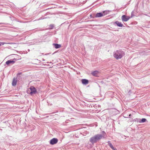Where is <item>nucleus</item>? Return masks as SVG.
<instances>
[{"label": "nucleus", "instance_id": "f257e3e1", "mask_svg": "<svg viewBox=\"0 0 150 150\" xmlns=\"http://www.w3.org/2000/svg\"><path fill=\"white\" fill-rule=\"evenodd\" d=\"M125 55L124 52L121 50H118L114 53V57L117 59H121Z\"/></svg>", "mask_w": 150, "mask_h": 150}, {"label": "nucleus", "instance_id": "f03ea898", "mask_svg": "<svg viewBox=\"0 0 150 150\" xmlns=\"http://www.w3.org/2000/svg\"><path fill=\"white\" fill-rule=\"evenodd\" d=\"M102 137V136L101 134H98L91 138L90 141L91 143H94L100 139Z\"/></svg>", "mask_w": 150, "mask_h": 150}, {"label": "nucleus", "instance_id": "7ed1b4c3", "mask_svg": "<svg viewBox=\"0 0 150 150\" xmlns=\"http://www.w3.org/2000/svg\"><path fill=\"white\" fill-rule=\"evenodd\" d=\"M132 13L131 15L132 16L130 18H132ZM130 18V17L129 16H126L125 15H123L122 17V20L123 21L126 22L128 21L129 19Z\"/></svg>", "mask_w": 150, "mask_h": 150}, {"label": "nucleus", "instance_id": "20e7f679", "mask_svg": "<svg viewBox=\"0 0 150 150\" xmlns=\"http://www.w3.org/2000/svg\"><path fill=\"white\" fill-rule=\"evenodd\" d=\"M30 93L32 95L33 94L35 93L36 92V91L35 88L33 86H31L30 88Z\"/></svg>", "mask_w": 150, "mask_h": 150}, {"label": "nucleus", "instance_id": "39448f33", "mask_svg": "<svg viewBox=\"0 0 150 150\" xmlns=\"http://www.w3.org/2000/svg\"><path fill=\"white\" fill-rule=\"evenodd\" d=\"M58 142V139L56 138H54L50 141V143L52 145L56 144Z\"/></svg>", "mask_w": 150, "mask_h": 150}, {"label": "nucleus", "instance_id": "423d86ee", "mask_svg": "<svg viewBox=\"0 0 150 150\" xmlns=\"http://www.w3.org/2000/svg\"><path fill=\"white\" fill-rule=\"evenodd\" d=\"M99 72L98 71H93L91 72V74L93 76H97L99 74Z\"/></svg>", "mask_w": 150, "mask_h": 150}, {"label": "nucleus", "instance_id": "0eeeda50", "mask_svg": "<svg viewBox=\"0 0 150 150\" xmlns=\"http://www.w3.org/2000/svg\"><path fill=\"white\" fill-rule=\"evenodd\" d=\"M104 14L103 13V12L98 13L96 14V17H100L104 16Z\"/></svg>", "mask_w": 150, "mask_h": 150}, {"label": "nucleus", "instance_id": "6e6552de", "mask_svg": "<svg viewBox=\"0 0 150 150\" xmlns=\"http://www.w3.org/2000/svg\"><path fill=\"white\" fill-rule=\"evenodd\" d=\"M88 80L86 79H83L82 80V83L83 84H87L88 83Z\"/></svg>", "mask_w": 150, "mask_h": 150}, {"label": "nucleus", "instance_id": "1a4fd4ad", "mask_svg": "<svg viewBox=\"0 0 150 150\" xmlns=\"http://www.w3.org/2000/svg\"><path fill=\"white\" fill-rule=\"evenodd\" d=\"M15 62L13 60H9L7 61L6 62V64L8 65L10 64H13Z\"/></svg>", "mask_w": 150, "mask_h": 150}, {"label": "nucleus", "instance_id": "9d476101", "mask_svg": "<svg viewBox=\"0 0 150 150\" xmlns=\"http://www.w3.org/2000/svg\"><path fill=\"white\" fill-rule=\"evenodd\" d=\"M17 83V79H16L14 78L13 79L12 82V85L13 86H15L16 85Z\"/></svg>", "mask_w": 150, "mask_h": 150}, {"label": "nucleus", "instance_id": "9b49d317", "mask_svg": "<svg viewBox=\"0 0 150 150\" xmlns=\"http://www.w3.org/2000/svg\"><path fill=\"white\" fill-rule=\"evenodd\" d=\"M115 23L118 26L122 27L123 26V24H122L121 22L118 21L115 22Z\"/></svg>", "mask_w": 150, "mask_h": 150}, {"label": "nucleus", "instance_id": "f8f14e48", "mask_svg": "<svg viewBox=\"0 0 150 150\" xmlns=\"http://www.w3.org/2000/svg\"><path fill=\"white\" fill-rule=\"evenodd\" d=\"M53 45L56 48H58L61 47V45L57 44H53Z\"/></svg>", "mask_w": 150, "mask_h": 150}, {"label": "nucleus", "instance_id": "ddd939ff", "mask_svg": "<svg viewBox=\"0 0 150 150\" xmlns=\"http://www.w3.org/2000/svg\"><path fill=\"white\" fill-rule=\"evenodd\" d=\"M110 11H105L103 12V13L104 14V16L107 15L109 13Z\"/></svg>", "mask_w": 150, "mask_h": 150}, {"label": "nucleus", "instance_id": "4468645a", "mask_svg": "<svg viewBox=\"0 0 150 150\" xmlns=\"http://www.w3.org/2000/svg\"><path fill=\"white\" fill-rule=\"evenodd\" d=\"M146 119L145 118H142L140 121H139L140 123H143L145 122Z\"/></svg>", "mask_w": 150, "mask_h": 150}, {"label": "nucleus", "instance_id": "2eb2a0df", "mask_svg": "<svg viewBox=\"0 0 150 150\" xmlns=\"http://www.w3.org/2000/svg\"><path fill=\"white\" fill-rule=\"evenodd\" d=\"M6 44H7V43L3 42H0V46L1 45H3Z\"/></svg>", "mask_w": 150, "mask_h": 150}, {"label": "nucleus", "instance_id": "dca6fc26", "mask_svg": "<svg viewBox=\"0 0 150 150\" xmlns=\"http://www.w3.org/2000/svg\"><path fill=\"white\" fill-rule=\"evenodd\" d=\"M109 145L110 146V147L112 149V148H113V147L112 145V144L110 143H108Z\"/></svg>", "mask_w": 150, "mask_h": 150}, {"label": "nucleus", "instance_id": "f3484780", "mask_svg": "<svg viewBox=\"0 0 150 150\" xmlns=\"http://www.w3.org/2000/svg\"><path fill=\"white\" fill-rule=\"evenodd\" d=\"M53 27H54V26H53V25H52V28H53Z\"/></svg>", "mask_w": 150, "mask_h": 150}, {"label": "nucleus", "instance_id": "a211bd4d", "mask_svg": "<svg viewBox=\"0 0 150 150\" xmlns=\"http://www.w3.org/2000/svg\"><path fill=\"white\" fill-rule=\"evenodd\" d=\"M112 149L114 150V149L115 148H114L113 147V148H112Z\"/></svg>", "mask_w": 150, "mask_h": 150}, {"label": "nucleus", "instance_id": "6ab92c4d", "mask_svg": "<svg viewBox=\"0 0 150 150\" xmlns=\"http://www.w3.org/2000/svg\"><path fill=\"white\" fill-rule=\"evenodd\" d=\"M114 150H117V149H114Z\"/></svg>", "mask_w": 150, "mask_h": 150}]
</instances>
